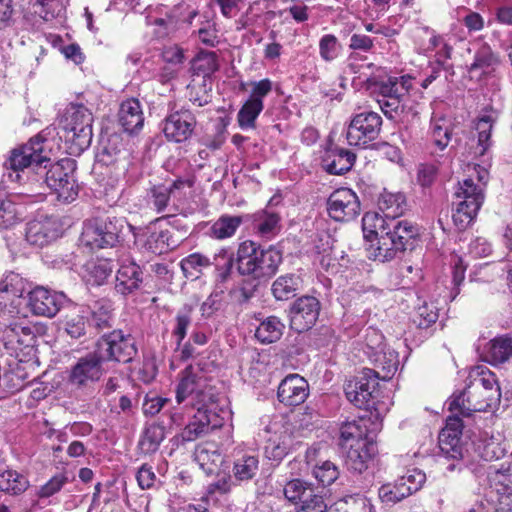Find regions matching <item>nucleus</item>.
Returning a JSON list of instances; mask_svg holds the SVG:
<instances>
[{"label":"nucleus","instance_id":"f257e3e1","mask_svg":"<svg viewBox=\"0 0 512 512\" xmlns=\"http://www.w3.org/2000/svg\"><path fill=\"white\" fill-rule=\"evenodd\" d=\"M498 119V112L492 108L485 109L478 116L475 130L476 135L472 136L467 142L466 149L471 160L482 158L478 162H473L476 178L469 175L463 181L458 183L455 196L460 202L474 205L481 208L485 199V188L488 181V167L490 166L489 150L492 146L491 132Z\"/></svg>","mask_w":512,"mask_h":512},{"label":"nucleus","instance_id":"f03ea898","mask_svg":"<svg viewBox=\"0 0 512 512\" xmlns=\"http://www.w3.org/2000/svg\"><path fill=\"white\" fill-rule=\"evenodd\" d=\"M25 291V283L18 274L11 273L0 282V333L19 344L33 338L32 328L20 311Z\"/></svg>","mask_w":512,"mask_h":512},{"label":"nucleus","instance_id":"7ed1b4c3","mask_svg":"<svg viewBox=\"0 0 512 512\" xmlns=\"http://www.w3.org/2000/svg\"><path fill=\"white\" fill-rule=\"evenodd\" d=\"M46 144L41 134L31 138L27 143L11 150L4 162L5 172L2 182L28 184L31 187L41 164L47 162Z\"/></svg>","mask_w":512,"mask_h":512},{"label":"nucleus","instance_id":"20e7f679","mask_svg":"<svg viewBox=\"0 0 512 512\" xmlns=\"http://www.w3.org/2000/svg\"><path fill=\"white\" fill-rule=\"evenodd\" d=\"M75 162L72 159L64 158L55 163H51L48 157L47 162L41 164L36 176L33 178L31 187L26 191H20L19 194L27 196H41L43 185L53 190L59 200L70 203L78 195V185L74 179L73 172Z\"/></svg>","mask_w":512,"mask_h":512},{"label":"nucleus","instance_id":"39448f33","mask_svg":"<svg viewBox=\"0 0 512 512\" xmlns=\"http://www.w3.org/2000/svg\"><path fill=\"white\" fill-rule=\"evenodd\" d=\"M93 115L82 104L67 106L60 120V138H64L69 154L79 155L86 150L93 137Z\"/></svg>","mask_w":512,"mask_h":512},{"label":"nucleus","instance_id":"423d86ee","mask_svg":"<svg viewBox=\"0 0 512 512\" xmlns=\"http://www.w3.org/2000/svg\"><path fill=\"white\" fill-rule=\"evenodd\" d=\"M110 307L104 302H95L91 306H81L76 313L66 316L64 330L78 339L86 334L93 335L111 326Z\"/></svg>","mask_w":512,"mask_h":512},{"label":"nucleus","instance_id":"0eeeda50","mask_svg":"<svg viewBox=\"0 0 512 512\" xmlns=\"http://www.w3.org/2000/svg\"><path fill=\"white\" fill-rule=\"evenodd\" d=\"M418 235V229L407 220L388 223V230H382L377 237L376 257L380 261H389L406 249L409 240Z\"/></svg>","mask_w":512,"mask_h":512},{"label":"nucleus","instance_id":"6e6552de","mask_svg":"<svg viewBox=\"0 0 512 512\" xmlns=\"http://www.w3.org/2000/svg\"><path fill=\"white\" fill-rule=\"evenodd\" d=\"M501 400V392L486 391L474 383L462 393L454 396L448 403L451 412H459L463 417H469L474 412H485L496 409Z\"/></svg>","mask_w":512,"mask_h":512},{"label":"nucleus","instance_id":"1a4fd4ad","mask_svg":"<svg viewBox=\"0 0 512 512\" xmlns=\"http://www.w3.org/2000/svg\"><path fill=\"white\" fill-rule=\"evenodd\" d=\"M123 229V220L95 218L85 222L80 236L81 245L91 249L113 247Z\"/></svg>","mask_w":512,"mask_h":512},{"label":"nucleus","instance_id":"9d476101","mask_svg":"<svg viewBox=\"0 0 512 512\" xmlns=\"http://www.w3.org/2000/svg\"><path fill=\"white\" fill-rule=\"evenodd\" d=\"M382 127L381 116L373 111L356 114L350 121L346 138L351 146L366 148L376 140Z\"/></svg>","mask_w":512,"mask_h":512},{"label":"nucleus","instance_id":"9b49d317","mask_svg":"<svg viewBox=\"0 0 512 512\" xmlns=\"http://www.w3.org/2000/svg\"><path fill=\"white\" fill-rule=\"evenodd\" d=\"M96 351L104 362L115 360L123 363L130 362L137 353L133 337L124 334L121 330H114L103 336L97 342Z\"/></svg>","mask_w":512,"mask_h":512},{"label":"nucleus","instance_id":"f8f14e48","mask_svg":"<svg viewBox=\"0 0 512 512\" xmlns=\"http://www.w3.org/2000/svg\"><path fill=\"white\" fill-rule=\"evenodd\" d=\"M70 302L63 292L38 286L28 292V305L33 314L52 318Z\"/></svg>","mask_w":512,"mask_h":512},{"label":"nucleus","instance_id":"ddd939ff","mask_svg":"<svg viewBox=\"0 0 512 512\" xmlns=\"http://www.w3.org/2000/svg\"><path fill=\"white\" fill-rule=\"evenodd\" d=\"M103 363L101 355L96 350L81 357L70 370L69 384L80 389L97 382L104 373Z\"/></svg>","mask_w":512,"mask_h":512},{"label":"nucleus","instance_id":"4468645a","mask_svg":"<svg viewBox=\"0 0 512 512\" xmlns=\"http://www.w3.org/2000/svg\"><path fill=\"white\" fill-rule=\"evenodd\" d=\"M329 216L339 222H349L360 214V201L350 188H340L331 193L327 200Z\"/></svg>","mask_w":512,"mask_h":512},{"label":"nucleus","instance_id":"2eb2a0df","mask_svg":"<svg viewBox=\"0 0 512 512\" xmlns=\"http://www.w3.org/2000/svg\"><path fill=\"white\" fill-rule=\"evenodd\" d=\"M378 386L376 372L369 368L362 370L361 374L349 380L344 387L347 399L358 408L367 409Z\"/></svg>","mask_w":512,"mask_h":512},{"label":"nucleus","instance_id":"dca6fc26","mask_svg":"<svg viewBox=\"0 0 512 512\" xmlns=\"http://www.w3.org/2000/svg\"><path fill=\"white\" fill-rule=\"evenodd\" d=\"M320 302L313 296H302L295 300L290 307V326L297 332L311 329L320 313Z\"/></svg>","mask_w":512,"mask_h":512},{"label":"nucleus","instance_id":"f3484780","mask_svg":"<svg viewBox=\"0 0 512 512\" xmlns=\"http://www.w3.org/2000/svg\"><path fill=\"white\" fill-rule=\"evenodd\" d=\"M195 126L194 114L188 109H180L164 119L162 131L167 140L182 143L191 137Z\"/></svg>","mask_w":512,"mask_h":512},{"label":"nucleus","instance_id":"a211bd4d","mask_svg":"<svg viewBox=\"0 0 512 512\" xmlns=\"http://www.w3.org/2000/svg\"><path fill=\"white\" fill-rule=\"evenodd\" d=\"M206 382L202 376L194 373L191 367L181 373L176 389V400L179 404L191 398L192 403L205 404L210 396L206 393Z\"/></svg>","mask_w":512,"mask_h":512},{"label":"nucleus","instance_id":"6ab92c4d","mask_svg":"<svg viewBox=\"0 0 512 512\" xmlns=\"http://www.w3.org/2000/svg\"><path fill=\"white\" fill-rule=\"evenodd\" d=\"M309 395L308 382L298 374L286 376L278 387V400L286 406H298L305 402Z\"/></svg>","mask_w":512,"mask_h":512},{"label":"nucleus","instance_id":"aec40b11","mask_svg":"<svg viewBox=\"0 0 512 512\" xmlns=\"http://www.w3.org/2000/svg\"><path fill=\"white\" fill-rule=\"evenodd\" d=\"M57 222L50 217H41L27 223L25 229L26 241L37 247H43L58 237Z\"/></svg>","mask_w":512,"mask_h":512},{"label":"nucleus","instance_id":"412c9836","mask_svg":"<svg viewBox=\"0 0 512 512\" xmlns=\"http://www.w3.org/2000/svg\"><path fill=\"white\" fill-rule=\"evenodd\" d=\"M499 64L500 56L493 51L488 43L483 42L476 50L474 60L468 68L469 76L471 79H481Z\"/></svg>","mask_w":512,"mask_h":512},{"label":"nucleus","instance_id":"4be33fe9","mask_svg":"<svg viewBox=\"0 0 512 512\" xmlns=\"http://www.w3.org/2000/svg\"><path fill=\"white\" fill-rule=\"evenodd\" d=\"M161 220L162 218H158L151 222L139 237L143 246L154 254H162L175 245L174 242H170V232L168 230L157 228V224Z\"/></svg>","mask_w":512,"mask_h":512},{"label":"nucleus","instance_id":"5701e85b","mask_svg":"<svg viewBox=\"0 0 512 512\" xmlns=\"http://www.w3.org/2000/svg\"><path fill=\"white\" fill-rule=\"evenodd\" d=\"M118 117L125 132L133 134L141 130L144 115L139 100L132 98L124 101L120 106Z\"/></svg>","mask_w":512,"mask_h":512},{"label":"nucleus","instance_id":"b1692460","mask_svg":"<svg viewBox=\"0 0 512 512\" xmlns=\"http://www.w3.org/2000/svg\"><path fill=\"white\" fill-rule=\"evenodd\" d=\"M259 246L253 241L242 242L236 252V265L239 274L257 278Z\"/></svg>","mask_w":512,"mask_h":512},{"label":"nucleus","instance_id":"393cba45","mask_svg":"<svg viewBox=\"0 0 512 512\" xmlns=\"http://www.w3.org/2000/svg\"><path fill=\"white\" fill-rule=\"evenodd\" d=\"M346 450L345 464L351 471L362 473L368 468V462L375 453L373 442H359L357 446H350Z\"/></svg>","mask_w":512,"mask_h":512},{"label":"nucleus","instance_id":"a878e982","mask_svg":"<svg viewBox=\"0 0 512 512\" xmlns=\"http://www.w3.org/2000/svg\"><path fill=\"white\" fill-rule=\"evenodd\" d=\"M356 155L344 148H335L326 152L323 158L324 169L334 175H341L351 170Z\"/></svg>","mask_w":512,"mask_h":512},{"label":"nucleus","instance_id":"bb28decb","mask_svg":"<svg viewBox=\"0 0 512 512\" xmlns=\"http://www.w3.org/2000/svg\"><path fill=\"white\" fill-rule=\"evenodd\" d=\"M142 282V272L135 262L123 263L117 271L115 289L122 295H127L139 288Z\"/></svg>","mask_w":512,"mask_h":512},{"label":"nucleus","instance_id":"cd10ccee","mask_svg":"<svg viewBox=\"0 0 512 512\" xmlns=\"http://www.w3.org/2000/svg\"><path fill=\"white\" fill-rule=\"evenodd\" d=\"M369 359L374 363L377 378L382 380H389L397 371L399 366L398 353L390 348L385 347L376 354H372Z\"/></svg>","mask_w":512,"mask_h":512},{"label":"nucleus","instance_id":"c85d7f7f","mask_svg":"<svg viewBox=\"0 0 512 512\" xmlns=\"http://www.w3.org/2000/svg\"><path fill=\"white\" fill-rule=\"evenodd\" d=\"M483 359L492 364L505 363L512 356V337L501 336L489 341L483 350Z\"/></svg>","mask_w":512,"mask_h":512},{"label":"nucleus","instance_id":"c756f323","mask_svg":"<svg viewBox=\"0 0 512 512\" xmlns=\"http://www.w3.org/2000/svg\"><path fill=\"white\" fill-rule=\"evenodd\" d=\"M368 429L364 420L345 422L340 428V446L342 449L357 446L359 442H372L368 437Z\"/></svg>","mask_w":512,"mask_h":512},{"label":"nucleus","instance_id":"7c9ffc66","mask_svg":"<svg viewBox=\"0 0 512 512\" xmlns=\"http://www.w3.org/2000/svg\"><path fill=\"white\" fill-rule=\"evenodd\" d=\"M194 459L206 474H213L222 463V456L214 443L197 445Z\"/></svg>","mask_w":512,"mask_h":512},{"label":"nucleus","instance_id":"2f4dec72","mask_svg":"<svg viewBox=\"0 0 512 512\" xmlns=\"http://www.w3.org/2000/svg\"><path fill=\"white\" fill-rule=\"evenodd\" d=\"M279 220V214L268 207L253 215V227L260 236L270 239L279 230Z\"/></svg>","mask_w":512,"mask_h":512},{"label":"nucleus","instance_id":"473e14b6","mask_svg":"<svg viewBox=\"0 0 512 512\" xmlns=\"http://www.w3.org/2000/svg\"><path fill=\"white\" fill-rule=\"evenodd\" d=\"M236 255L229 249L222 248L210 258V266L215 268V281L217 283H225L231 276Z\"/></svg>","mask_w":512,"mask_h":512},{"label":"nucleus","instance_id":"72a5a7b5","mask_svg":"<svg viewBox=\"0 0 512 512\" xmlns=\"http://www.w3.org/2000/svg\"><path fill=\"white\" fill-rule=\"evenodd\" d=\"M430 132L434 145L443 151L451 141L450 121L443 115L433 114L430 121Z\"/></svg>","mask_w":512,"mask_h":512},{"label":"nucleus","instance_id":"f704fd0d","mask_svg":"<svg viewBox=\"0 0 512 512\" xmlns=\"http://www.w3.org/2000/svg\"><path fill=\"white\" fill-rule=\"evenodd\" d=\"M29 487L27 477L16 470L4 469L0 471V491L12 495L22 494Z\"/></svg>","mask_w":512,"mask_h":512},{"label":"nucleus","instance_id":"c9c22d12","mask_svg":"<svg viewBox=\"0 0 512 512\" xmlns=\"http://www.w3.org/2000/svg\"><path fill=\"white\" fill-rule=\"evenodd\" d=\"M302 287V279L296 274L278 277L272 284V293L277 300L285 301L294 297Z\"/></svg>","mask_w":512,"mask_h":512},{"label":"nucleus","instance_id":"e433bc0d","mask_svg":"<svg viewBox=\"0 0 512 512\" xmlns=\"http://www.w3.org/2000/svg\"><path fill=\"white\" fill-rule=\"evenodd\" d=\"M379 208L384 216L392 221L401 216L406 210V199L402 193L385 192L379 200Z\"/></svg>","mask_w":512,"mask_h":512},{"label":"nucleus","instance_id":"4c0bfd02","mask_svg":"<svg viewBox=\"0 0 512 512\" xmlns=\"http://www.w3.org/2000/svg\"><path fill=\"white\" fill-rule=\"evenodd\" d=\"M281 262L282 253L276 247L270 246L267 249L259 247L257 278L275 274Z\"/></svg>","mask_w":512,"mask_h":512},{"label":"nucleus","instance_id":"58836bf2","mask_svg":"<svg viewBox=\"0 0 512 512\" xmlns=\"http://www.w3.org/2000/svg\"><path fill=\"white\" fill-rule=\"evenodd\" d=\"M259 470V460L254 454L244 453L236 457L233 466L234 477L239 481H248Z\"/></svg>","mask_w":512,"mask_h":512},{"label":"nucleus","instance_id":"ea45409f","mask_svg":"<svg viewBox=\"0 0 512 512\" xmlns=\"http://www.w3.org/2000/svg\"><path fill=\"white\" fill-rule=\"evenodd\" d=\"M477 454L485 461L498 460L506 453L505 447L501 444L499 438L485 435L476 443Z\"/></svg>","mask_w":512,"mask_h":512},{"label":"nucleus","instance_id":"a19ab883","mask_svg":"<svg viewBox=\"0 0 512 512\" xmlns=\"http://www.w3.org/2000/svg\"><path fill=\"white\" fill-rule=\"evenodd\" d=\"M284 328L279 318L270 316L257 327L255 337L262 343H273L280 339Z\"/></svg>","mask_w":512,"mask_h":512},{"label":"nucleus","instance_id":"79ce46f5","mask_svg":"<svg viewBox=\"0 0 512 512\" xmlns=\"http://www.w3.org/2000/svg\"><path fill=\"white\" fill-rule=\"evenodd\" d=\"M194 307L191 304H185L181 309L178 310L174 319V327L172 330V336L175 338L176 345L179 348L185 337L187 336L188 328L192 322V316Z\"/></svg>","mask_w":512,"mask_h":512},{"label":"nucleus","instance_id":"37998d69","mask_svg":"<svg viewBox=\"0 0 512 512\" xmlns=\"http://www.w3.org/2000/svg\"><path fill=\"white\" fill-rule=\"evenodd\" d=\"M293 438L288 429H285L278 440H270L265 448L266 457L269 460L280 462L293 448Z\"/></svg>","mask_w":512,"mask_h":512},{"label":"nucleus","instance_id":"c03bdc74","mask_svg":"<svg viewBox=\"0 0 512 512\" xmlns=\"http://www.w3.org/2000/svg\"><path fill=\"white\" fill-rule=\"evenodd\" d=\"M264 108L263 101H252L248 99L240 108L237 114V122L242 130L254 129L256 119Z\"/></svg>","mask_w":512,"mask_h":512},{"label":"nucleus","instance_id":"a18cd8bd","mask_svg":"<svg viewBox=\"0 0 512 512\" xmlns=\"http://www.w3.org/2000/svg\"><path fill=\"white\" fill-rule=\"evenodd\" d=\"M164 438V427L157 424H151L147 426L143 431V434L139 441V447L141 451L145 454L155 453L158 450Z\"/></svg>","mask_w":512,"mask_h":512},{"label":"nucleus","instance_id":"49530a36","mask_svg":"<svg viewBox=\"0 0 512 512\" xmlns=\"http://www.w3.org/2000/svg\"><path fill=\"white\" fill-rule=\"evenodd\" d=\"M210 266V258L201 253H192L180 262V267L186 278L198 279L202 271Z\"/></svg>","mask_w":512,"mask_h":512},{"label":"nucleus","instance_id":"de8ad7c7","mask_svg":"<svg viewBox=\"0 0 512 512\" xmlns=\"http://www.w3.org/2000/svg\"><path fill=\"white\" fill-rule=\"evenodd\" d=\"M388 223H390V220L384 214L366 212L362 218V229L365 238L372 240L373 237H379L382 230H388Z\"/></svg>","mask_w":512,"mask_h":512},{"label":"nucleus","instance_id":"09e8293b","mask_svg":"<svg viewBox=\"0 0 512 512\" xmlns=\"http://www.w3.org/2000/svg\"><path fill=\"white\" fill-rule=\"evenodd\" d=\"M461 433L442 429L439 434V446L447 458L460 459L462 448L460 446Z\"/></svg>","mask_w":512,"mask_h":512},{"label":"nucleus","instance_id":"8fccbe9b","mask_svg":"<svg viewBox=\"0 0 512 512\" xmlns=\"http://www.w3.org/2000/svg\"><path fill=\"white\" fill-rule=\"evenodd\" d=\"M242 223L240 216L223 215L211 227V235L216 239L232 237Z\"/></svg>","mask_w":512,"mask_h":512},{"label":"nucleus","instance_id":"3c124183","mask_svg":"<svg viewBox=\"0 0 512 512\" xmlns=\"http://www.w3.org/2000/svg\"><path fill=\"white\" fill-rule=\"evenodd\" d=\"M19 193L20 192H17L15 194L9 195V197H6L5 192L0 189V218L2 219L0 225L5 228L11 226L18 219H20L18 208L12 199L17 196H23Z\"/></svg>","mask_w":512,"mask_h":512},{"label":"nucleus","instance_id":"603ef678","mask_svg":"<svg viewBox=\"0 0 512 512\" xmlns=\"http://www.w3.org/2000/svg\"><path fill=\"white\" fill-rule=\"evenodd\" d=\"M182 185L181 181H175L171 186L158 185L151 189L149 204L158 212H163L169 202L171 194Z\"/></svg>","mask_w":512,"mask_h":512},{"label":"nucleus","instance_id":"864d4df0","mask_svg":"<svg viewBox=\"0 0 512 512\" xmlns=\"http://www.w3.org/2000/svg\"><path fill=\"white\" fill-rule=\"evenodd\" d=\"M192 68L197 75L210 76L219 68L217 54L213 51H200L193 61Z\"/></svg>","mask_w":512,"mask_h":512},{"label":"nucleus","instance_id":"5fc2aeb1","mask_svg":"<svg viewBox=\"0 0 512 512\" xmlns=\"http://www.w3.org/2000/svg\"><path fill=\"white\" fill-rule=\"evenodd\" d=\"M379 498L386 505H394L408 497V490L398 479L394 483H387L379 488Z\"/></svg>","mask_w":512,"mask_h":512},{"label":"nucleus","instance_id":"6e6d98bb","mask_svg":"<svg viewBox=\"0 0 512 512\" xmlns=\"http://www.w3.org/2000/svg\"><path fill=\"white\" fill-rule=\"evenodd\" d=\"M480 208L476 204L469 205L459 201L452 214V220L459 230H465L476 218Z\"/></svg>","mask_w":512,"mask_h":512},{"label":"nucleus","instance_id":"4d7b16f0","mask_svg":"<svg viewBox=\"0 0 512 512\" xmlns=\"http://www.w3.org/2000/svg\"><path fill=\"white\" fill-rule=\"evenodd\" d=\"M315 489L300 479H293L284 486V496L290 502L302 501L305 497L313 496Z\"/></svg>","mask_w":512,"mask_h":512},{"label":"nucleus","instance_id":"13d9d810","mask_svg":"<svg viewBox=\"0 0 512 512\" xmlns=\"http://www.w3.org/2000/svg\"><path fill=\"white\" fill-rule=\"evenodd\" d=\"M439 317L438 308L432 304L424 302L420 305L414 314L413 322L421 329L429 328L435 324Z\"/></svg>","mask_w":512,"mask_h":512},{"label":"nucleus","instance_id":"bf43d9fd","mask_svg":"<svg viewBox=\"0 0 512 512\" xmlns=\"http://www.w3.org/2000/svg\"><path fill=\"white\" fill-rule=\"evenodd\" d=\"M491 481L497 485H501L499 489L504 494H512V462L503 463L499 468H495L489 473Z\"/></svg>","mask_w":512,"mask_h":512},{"label":"nucleus","instance_id":"052dcab7","mask_svg":"<svg viewBox=\"0 0 512 512\" xmlns=\"http://www.w3.org/2000/svg\"><path fill=\"white\" fill-rule=\"evenodd\" d=\"M341 50V45L337 37L333 34H325L319 40V54L325 62L335 60Z\"/></svg>","mask_w":512,"mask_h":512},{"label":"nucleus","instance_id":"680f3d73","mask_svg":"<svg viewBox=\"0 0 512 512\" xmlns=\"http://www.w3.org/2000/svg\"><path fill=\"white\" fill-rule=\"evenodd\" d=\"M405 96L406 93L390 98H378L377 102L386 117L395 120L403 114V109H405L403 106Z\"/></svg>","mask_w":512,"mask_h":512},{"label":"nucleus","instance_id":"e2e57ef3","mask_svg":"<svg viewBox=\"0 0 512 512\" xmlns=\"http://www.w3.org/2000/svg\"><path fill=\"white\" fill-rule=\"evenodd\" d=\"M88 281L95 285H101L110 276L112 268L107 261L89 262L86 266Z\"/></svg>","mask_w":512,"mask_h":512},{"label":"nucleus","instance_id":"0e129e2a","mask_svg":"<svg viewBox=\"0 0 512 512\" xmlns=\"http://www.w3.org/2000/svg\"><path fill=\"white\" fill-rule=\"evenodd\" d=\"M398 480L404 484L406 487V491L408 490L409 496L415 492H417L426 480L425 473L418 468H410L400 477Z\"/></svg>","mask_w":512,"mask_h":512},{"label":"nucleus","instance_id":"69168bd1","mask_svg":"<svg viewBox=\"0 0 512 512\" xmlns=\"http://www.w3.org/2000/svg\"><path fill=\"white\" fill-rule=\"evenodd\" d=\"M313 475L323 486H328L338 478L339 471L331 461H323L313 468Z\"/></svg>","mask_w":512,"mask_h":512},{"label":"nucleus","instance_id":"338daca9","mask_svg":"<svg viewBox=\"0 0 512 512\" xmlns=\"http://www.w3.org/2000/svg\"><path fill=\"white\" fill-rule=\"evenodd\" d=\"M385 347H387V345L384 343L383 334L375 328H367L365 331L363 349L368 358L371 357L372 354H376L377 351H381Z\"/></svg>","mask_w":512,"mask_h":512},{"label":"nucleus","instance_id":"774afa93","mask_svg":"<svg viewBox=\"0 0 512 512\" xmlns=\"http://www.w3.org/2000/svg\"><path fill=\"white\" fill-rule=\"evenodd\" d=\"M341 507L345 512H372L373 506L369 499L361 494H354L345 496L340 502Z\"/></svg>","mask_w":512,"mask_h":512}]
</instances>
